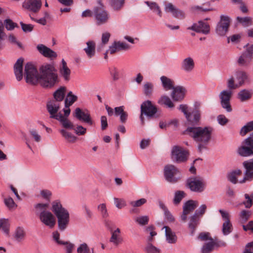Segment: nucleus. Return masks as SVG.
Returning a JSON list of instances; mask_svg holds the SVG:
<instances>
[{
	"label": "nucleus",
	"instance_id": "5",
	"mask_svg": "<svg viewBox=\"0 0 253 253\" xmlns=\"http://www.w3.org/2000/svg\"><path fill=\"white\" fill-rule=\"evenodd\" d=\"M49 204L38 203L34 206L35 213L38 215L40 221L45 226L52 228L55 225L56 221L54 215L47 211Z\"/></svg>",
	"mask_w": 253,
	"mask_h": 253
},
{
	"label": "nucleus",
	"instance_id": "7",
	"mask_svg": "<svg viewBox=\"0 0 253 253\" xmlns=\"http://www.w3.org/2000/svg\"><path fill=\"white\" fill-rule=\"evenodd\" d=\"M164 175L168 182L172 183L178 182L182 177L179 170L172 165H168L165 166Z\"/></svg>",
	"mask_w": 253,
	"mask_h": 253
},
{
	"label": "nucleus",
	"instance_id": "13",
	"mask_svg": "<svg viewBox=\"0 0 253 253\" xmlns=\"http://www.w3.org/2000/svg\"><path fill=\"white\" fill-rule=\"evenodd\" d=\"M198 206V202L194 200H188L186 202L183 207V212L181 215V220L185 222L187 221V215L193 212Z\"/></svg>",
	"mask_w": 253,
	"mask_h": 253
},
{
	"label": "nucleus",
	"instance_id": "63",
	"mask_svg": "<svg viewBox=\"0 0 253 253\" xmlns=\"http://www.w3.org/2000/svg\"><path fill=\"white\" fill-rule=\"evenodd\" d=\"M146 199L144 198H141L138 200L131 202L130 205L133 207H139L146 203Z\"/></svg>",
	"mask_w": 253,
	"mask_h": 253
},
{
	"label": "nucleus",
	"instance_id": "43",
	"mask_svg": "<svg viewBox=\"0 0 253 253\" xmlns=\"http://www.w3.org/2000/svg\"><path fill=\"white\" fill-rule=\"evenodd\" d=\"M145 3L150 7V8L153 10L154 12H156L157 13V14L161 17L162 16V11L158 5V4L155 2H150L149 1H146Z\"/></svg>",
	"mask_w": 253,
	"mask_h": 253
},
{
	"label": "nucleus",
	"instance_id": "35",
	"mask_svg": "<svg viewBox=\"0 0 253 253\" xmlns=\"http://www.w3.org/2000/svg\"><path fill=\"white\" fill-rule=\"evenodd\" d=\"M252 57L246 52H243L239 58L238 63L240 66H248L252 60Z\"/></svg>",
	"mask_w": 253,
	"mask_h": 253
},
{
	"label": "nucleus",
	"instance_id": "1",
	"mask_svg": "<svg viewBox=\"0 0 253 253\" xmlns=\"http://www.w3.org/2000/svg\"><path fill=\"white\" fill-rule=\"evenodd\" d=\"M24 75L26 82L31 85L39 83L43 87H51L58 82V76L53 65L46 64L40 69V73L31 63L25 66Z\"/></svg>",
	"mask_w": 253,
	"mask_h": 253
},
{
	"label": "nucleus",
	"instance_id": "29",
	"mask_svg": "<svg viewBox=\"0 0 253 253\" xmlns=\"http://www.w3.org/2000/svg\"><path fill=\"white\" fill-rule=\"evenodd\" d=\"M253 95V90L244 89L240 90L238 93V98L241 102H245L250 100L252 98Z\"/></svg>",
	"mask_w": 253,
	"mask_h": 253
},
{
	"label": "nucleus",
	"instance_id": "31",
	"mask_svg": "<svg viewBox=\"0 0 253 253\" xmlns=\"http://www.w3.org/2000/svg\"><path fill=\"white\" fill-rule=\"evenodd\" d=\"M165 229L166 240L169 243L174 244L176 242L177 237L175 233L169 227L165 226L163 227Z\"/></svg>",
	"mask_w": 253,
	"mask_h": 253
},
{
	"label": "nucleus",
	"instance_id": "30",
	"mask_svg": "<svg viewBox=\"0 0 253 253\" xmlns=\"http://www.w3.org/2000/svg\"><path fill=\"white\" fill-rule=\"evenodd\" d=\"M195 63L191 57L184 59L181 63V68L186 72H191L194 68Z\"/></svg>",
	"mask_w": 253,
	"mask_h": 253
},
{
	"label": "nucleus",
	"instance_id": "9",
	"mask_svg": "<svg viewBox=\"0 0 253 253\" xmlns=\"http://www.w3.org/2000/svg\"><path fill=\"white\" fill-rule=\"evenodd\" d=\"M189 157V152L183 147L174 146L171 150V158L176 163H180L186 162Z\"/></svg>",
	"mask_w": 253,
	"mask_h": 253
},
{
	"label": "nucleus",
	"instance_id": "46",
	"mask_svg": "<svg viewBox=\"0 0 253 253\" xmlns=\"http://www.w3.org/2000/svg\"><path fill=\"white\" fill-rule=\"evenodd\" d=\"M214 247L213 240L205 243L201 249L202 253H210L213 250Z\"/></svg>",
	"mask_w": 253,
	"mask_h": 253
},
{
	"label": "nucleus",
	"instance_id": "28",
	"mask_svg": "<svg viewBox=\"0 0 253 253\" xmlns=\"http://www.w3.org/2000/svg\"><path fill=\"white\" fill-rule=\"evenodd\" d=\"M59 72L61 75L64 78L66 81H69L71 71L68 67L66 61L63 59L61 61V64L60 66Z\"/></svg>",
	"mask_w": 253,
	"mask_h": 253
},
{
	"label": "nucleus",
	"instance_id": "15",
	"mask_svg": "<svg viewBox=\"0 0 253 253\" xmlns=\"http://www.w3.org/2000/svg\"><path fill=\"white\" fill-rule=\"evenodd\" d=\"M232 96V91L227 90L222 91L219 95L221 106L228 112H231L232 110L230 103Z\"/></svg>",
	"mask_w": 253,
	"mask_h": 253
},
{
	"label": "nucleus",
	"instance_id": "6",
	"mask_svg": "<svg viewBox=\"0 0 253 253\" xmlns=\"http://www.w3.org/2000/svg\"><path fill=\"white\" fill-rule=\"evenodd\" d=\"M141 114L140 119L142 125L145 123L144 115L147 116L148 119L158 117L157 115L158 112V108L157 106L153 104L152 101L146 100L143 102L140 106Z\"/></svg>",
	"mask_w": 253,
	"mask_h": 253
},
{
	"label": "nucleus",
	"instance_id": "40",
	"mask_svg": "<svg viewBox=\"0 0 253 253\" xmlns=\"http://www.w3.org/2000/svg\"><path fill=\"white\" fill-rule=\"evenodd\" d=\"M162 83L163 86L166 90H170L173 89V81L166 76H162L160 78Z\"/></svg>",
	"mask_w": 253,
	"mask_h": 253
},
{
	"label": "nucleus",
	"instance_id": "11",
	"mask_svg": "<svg viewBox=\"0 0 253 253\" xmlns=\"http://www.w3.org/2000/svg\"><path fill=\"white\" fill-rule=\"evenodd\" d=\"M99 3L100 6L95 7L94 10L96 23L98 25L107 23L109 18V15L104 6L101 3Z\"/></svg>",
	"mask_w": 253,
	"mask_h": 253
},
{
	"label": "nucleus",
	"instance_id": "32",
	"mask_svg": "<svg viewBox=\"0 0 253 253\" xmlns=\"http://www.w3.org/2000/svg\"><path fill=\"white\" fill-rule=\"evenodd\" d=\"M87 47L84 50L89 58H92L95 54V43L93 41H88L86 42Z\"/></svg>",
	"mask_w": 253,
	"mask_h": 253
},
{
	"label": "nucleus",
	"instance_id": "37",
	"mask_svg": "<svg viewBox=\"0 0 253 253\" xmlns=\"http://www.w3.org/2000/svg\"><path fill=\"white\" fill-rule=\"evenodd\" d=\"M25 237V232L24 229L20 227H17L14 234L15 240L18 242H20L24 240Z\"/></svg>",
	"mask_w": 253,
	"mask_h": 253
},
{
	"label": "nucleus",
	"instance_id": "33",
	"mask_svg": "<svg viewBox=\"0 0 253 253\" xmlns=\"http://www.w3.org/2000/svg\"><path fill=\"white\" fill-rule=\"evenodd\" d=\"M242 174V172L240 169H235L229 173L228 174V179L229 181L233 184H236L239 183L241 180H238L237 178L241 176Z\"/></svg>",
	"mask_w": 253,
	"mask_h": 253
},
{
	"label": "nucleus",
	"instance_id": "10",
	"mask_svg": "<svg viewBox=\"0 0 253 253\" xmlns=\"http://www.w3.org/2000/svg\"><path fill=\"white\" fill-rule=\"evenodd\" d=\"M187 184L192 191L202 192L206 188V183L200 177H191L187 180Z\"/></svg>",
	"mask_w": 253,
	"mask_h": 253
},
{
	"label": "nucleus",
	"instance_id": "60",
	"mask_svg": "<svg viewBox=\"0 0 253 253\" xmlns=\"http://www.w3.org/2000/svg\"><path fill=\"white\" fill-rule=\"evenodd\" d=\"M207 210V206L206 205L203 204L198 209H197L195 212V214L197 215L198 217L200 218V217L202 216L204 213H205Z\"/></svg>",
	"mask_w": 253,
	"mask_h": 253
},
{
	"label": "nucleus",
	"instance_id": "48",
	"mask_svg": "<svg viewBox=\"0 0 253 253\" xmlns=\"http://www.w3.org/2000/svg\"><path fill=\"white\" fill-rule=\"evenodd\" d=\"M4 203L9 210H13L15 209L17 206L13 199L10 197L4 198Z\"/></svg>",
	"mask_w": 253,
	"mask_h": 253
},
{
	"label": "nucleus",
	"instance_id": "34",
	"mask_svg": "<svg viewBox=\"0 0 253 253\" xmlns=\"http://www.w3.org/2000/svg\"><path fill=\"white\" fill-rule=\"evenodd\" d=\"M66 91V88L65 86H61L56 90L53 96L55 99L54 101H57V102H61L65 97Z\"/></svg>",
	"mask_w": 253,
	"mask_h": 253
},
{
	"label": "nucleus",
	"instance_id": "52",
	"mask_svg": "<svg viewBox=\"0 0 253 253\" xmlns=\"http://www.w3.org/2000/svg\"><path fill=\"white\" fill-rule=\"evenodd\" d=\"M244 196L246 201H244L242 204L244 205L246 208L250 209L253 205V198L252 197V194L251 195L245 194Z\"/></svg>",
	"mask_w": 253,
	"mask_h": 253
},
{
	"label": "nucleus",
	"instance_id": "57",
	"mask_svg": "<svg viewBox=\"0 0 253 253\" xmlns=\"http://www.w3.org/2000/svg\"><path fill=\"white\" fill-rule=\"evenodd\" d=\"M242 35L241 34H235L227 38V42L229 43L230 40L233 43H237L240 42Z\"/></svg>",
	"mask_w": 253,
	"mask_h": 253
},
{
	"label": "nucleus",
	"instance_id": "45",
	"mask_svg": "<svg viewBox=\"0 0 253 253\" xmlns=\"http://www.w3.org/2000/svg\"><path fill=\"white\" fill-rule=\"evenodd\" d=\"M186 194L183 191H177L175 192L174 197L173 199V204L175 205H178L182 199L185 197Z\"/></svg>",
	"mask_w": 253,
	"mask_h": 253
},
{
	"label": "nucleus",
	"instance_id": "59",
	"mask_svg": "<svg viewBox=\"0 0 253 253\" xmlns=\"http://www.w3.org/2000/svg\"><path fill=\"white\" fill-rule=\"evenodd\" d=\"M198 239L202 241H206L207 240H210V241H211L213 240L211 237H210L209 233L205 232H202L200 233L198 237Z\"/></svg>",
	"mask_w": 253,
	"mask_h": 253
},
{
	"label": "nucleus",
	"instance_id": "56",
	"mask_svg": "<svg viewBox=\"0 0 253 253\" xmlns=\"http://www.w3.org/2000/svg\"><path fill=\"white\" fill-rule=\"evenodd\" d=\"M83 214L87 220H90L93 215V213L90 209L86 205L83 206Z\"/></svg>",
	"mask_w": 253,
	"mask_h": 253
},
{
	"label": "nucleus",
	"instance_id": "2",
	"mask_svg": "<svg viewBox=\"0 0 253 253\" xmlns=\"http://www.w3.org/2000/svg\"><path fill=\"white\" fill-rule=\"evenodd\" d=\"M46 108L49 114V118L58 121L61 126L66 129H74L76 134H79V126H75L67 119L65 115L58 113L60 109V103L51 100L47 102Z\"/></svg>",
	"mask_w": 253,
	"mask_h": 253
},
{
	"label": "nucleus",
	"instance_id": "8",
	"mask_svg": "<svg viewBox=\"0 0 253 253\" xmlns=\"http://www.w3.org/2000/svg\"><path fill=\"white\" fill-rule=\"evenodd\" d=\"M237 152L239 155L242 157L253 155V132L242 142Z\"/></svg>",
	"mask_w": 253,
	"mask_h": 253
},
{
	"label": "nucleus",
	"instance_id": "17",
	"mask_svg": "<svg viewBox=\"0 0 253 253\" xmlns=\"http://www.w3.org/2000/svg\"><path fill=\"white\" fill-rule=\"evenodd\" d=\"M219 212L224 220L222 224V232L223 234L226 236L229 234L232 231V225L230 221L229 214L222 210H219Z\"/></svg>",
	"mask_w": 253,
	"mask_h": 253
},
{
	"label": "nucleus",
	"instance_id": "23",
	"mask_svg": "<svg viewBox=\"0 0 253 253\" xmlns=\"http://www.w3.org/2000/svg\"><path fill=\"white\" fill-rule=\"evenodd\" d=\"M111 236L110 238V242L112 243L115 247H118L122 244L123 238L121 235V230L118 228L115 230L111 231Z\"/></svg>",
	"mask_w": 253,
	"mask_h": 253
},
{
	"label": "nucleus",
	"instance_id": "25",
	"mask_svg": "<svg viewBox=\"0 0 253 253\" xmlns=\"http://www.w3.org/2000/svg\"><path fill=\"white\" fill-rule=\"evenodd\" d=\"M186 90L184 87L178 86L173 88L171 97L173 100L178 101L182 100L185 96Z\"/></svg>",
	"mask_w": 253,
	"mask_h": 253
},
{
	"label": "nucleus",
	"instance_id": "4",
	"mask_svg": "<svg viewBox=\"0 0 253 253\" xmlns=\"http://www.w3.org/2000/svg\"><path fill=\"white\" fill-rule=\"evenodd\" d=\"M51 206V211L57 218L58 228L61 231H64L69 222V213L58 200L53 201Z\"/></svg>",
	"mask_w": 253,
	"mask_h": 253
},
{
	"label": "nucleus",
	"instance_id": "53",
	"mask_svg": "<svg viewBox=\"0 0 253 253\" xmlns=\"http://www.w3.org/2000/svg\"><path fill=\"white\" fill-rule=\"evenodd\" d=\"M5 28L8 31L13 30L15 28L18 27V25L13 22L11 19H7L4 21Z\"/></svg>",
	"mask_w": 253,
	"mask_h": 253
},
{
	"label": "nucleus",
	"instance_id": "19",
	"mask_svg": "<svg viewBox=\"0 0 253 253\" xmlns=\"http://www.w3.org/2000/svg\"><path fill=\"white\" fill-rule=\"evenodd\" d=\"M22 6L34 13H37L40 10L42 6L41 0H25Z\"/></svg>",
	"mask_w": 253,
	"mask_h": 253
},
{
	"label": "nucleus",
	"instance_id": "47",
	"mask_svg": "<svg viewBox=\"0 0 253 253\" xmlns=\"http://www.w3.org/2000/svg\"><path fill=\"white\" fill-rule=\"evenodd\" d=\"M237 21L242 24L244 27H248L253 25L252 18L249 17H237Z\"/></svg>",
	"mask_w": 253,
	"mask_h": 253
},
{
	"label": "nucleus",
	"instance_id": "44",
	"mask_svg": "<svg viewBox=\"0 0 253 253\" xmlns=\"http://www.w3.org/2000/svg\"><path fill=\"white\" fill-rule=\"evenodd\" d=\"M125 0H110V4L115 10H120L123 6Z\"/></svg>",
	"mask_w": 253,
	"mask_h": 253
},
{
	"label": "nucleus",
	"instance_id": "26",
	"mask_svg": "<svg viewBox=\"0 0 253 253\" xmlns=\"http://www.w3.org/2000/svg\"><path fill=\"white\" fill-rule=\"evenodd\" d=\"M188 227L190 230V234L193 236L196 230V229L199 225L200 221V218L196 214H194L189 218Z\"/></svg>",
	"mask_w": 253,
	"mask_h": 253
},
{
	"label": "nucleus",
	"instance_id": "62",
	"mask_svg": "<svg viewBox=\"0 0 253 253\" xmlns=\"http://www.w3.org/2000/svg\"><path fill=\"white\" fill-rule=\"evenodd\" d=\"M80 253H94L93 250H90L86 244H80Z\"/></svg>",
	"mask_w": 253,
	"mask_h": 253
},
{
	"label": "nucleus",
	"instance_id": "49",
	"mask_svg": "<svg viewBox=\"0 0 253 253\" xmlns=\"http://www.w3.org/2000/svg\"><path fill=\"white\" fill-rule=\"evenodd\" d=\"M97 210L103 218H105L108 217L109 214L105 204L102 203L99 205L97 207Z\"/></svg>",
	"mask_w": 253,
	"mask_h": 253
},
{
	"label": "nucleus",
	"instance_id": "39",
	"mask_svg": "<svg viewBox=\"0 0 253 253\" xmlns=\"http://www.w3.org/2000/svg\"><path fill=\"white\" fill-rule=\"evenodd\" d=\"M154 91V84L151 82H146L143 86V92L144 94L150 97L152 96Z\"/></svg>",
	"mask_w": 253,
	"mask_h": 253
},
{
	"label": "nucleus",
	"instance_id": "55",
	"mask_svg": "<svg viewBox=\"0 0 253 253\" xmlns=\"http://www.w3.org/2000/svg\"><path fill=\"white\" fill-rule=\"evenodd\" d=\"M251 215V213L250 211L245 210H242L240 213V217L242 220V222L244 223L247 221Z\"/></svg>",
	"mask_w": 253,
	"mask_h": 253
},
{
	"label": "nucleus",
	"instance_id": "42",
	"mask_svg": "<svg viewBox=\"0 0 253 253\" xmlns=\"http://www.w3.org/2000/svg\"><path fill=\"white\" fill-rule=\"evenodd\" d=\"M158 103L160 105H165L169 108H172L174 107V104L170 99L166 95L162 96L158 101Z\"/></svg>",
	"mask_w": 253,
	"mask_h": 253
},
{
	"label": "nucleus",
	"instance_id": "12",
	"mask_svg": "<svg viewBox=\"0 0 253 253\" xmlns=\"http://www.w3.org/2000/svg\"><path fill=\"white\" fill-rule=\"evenodd\" d=\"M165 11L170 13L173 17L178 19L182 20L186 17V14L183 10L178 8L172 3L166 2Z\"/></svg>",
	"mask_w": 253,
	"mask_h": 253
},
{
	"label": "nucleus",
	"instance_id": "22",
	"mask_svg": "<svg viewBox=\"0 0 253 253\" xmlns=\"http://www.w3.org/2000/svg\"><path fill=\"white\" fill-rule=\"evenodd\" d=\"M37 48L39 52L45 57L55 58L57 56V54L55 51L44 44H38L37 46Z\"/></svg>",
	"mask_w": 253,
	"mask_h": 253
},
{
	"label": "nucleus",
	"instance_id": "18",
	"mask_svg": "<svg viewBox=\"0 0 253 253\" xmlns=\"http://www.w3.org/2000/svg\"><path fill=\"white\" fill-rule=\"evenodd\" d=\"M200 106V103H196L195 105V110L190 113L186 118L189 125L196 126L199 124L201 118V112L199 110Z\"/></svg>",
	"mask_w": 253,
	"mask_h": 253
},
{
	"label": "nucleus",
	"instance_id": "50",
	"mask_svg": "<svg viewBox=\"0 0 253 253\" xmlns=\"http://www.w3.org/2000/svg\"><path fill=\"white\" fill-rule=\"evenodd\" d=\"M146 253H161V250L153 246L151 243H148L145 248Z\"/></svg>",
	"mask_w": 253,
	"mask_h": 253
},
{
	"label": "nucleus",
	"instance_id": "51",
	"mask_svg": "<svg viewBox=\"0 0 253 253\" xmlns=\"http://www.w3.org/2000/svg\"><path fill=\"white\" fill-rule=\"evenodd\" d=\"M135 221L140 226H145L148 224L149 221V217L147 215L140 216L137 217Z\"/></svg>",
	"mask_w": 253,
	"mask_h": 253
},
{
	"label": "nucleus",
	"instance_id": "41",
	"mask_svg": "<svg viewBox=\"0 0 253 253\" xmlns=\"http://www.w3.org/2000/svg\"><path fill=\"white\" fill-rule=\"evenodd\" d=\"M9 226L8 219L5 218L0 219V230H1L6 236L9 235Z\"/></svg>",
	"mask_w": 253,
	"mask_h": 253
},
{
	"label": "nucleus",
	"instance_id": "36",
	"mask_svg": "<svg viewBox=\"0 0 253 253\" xmlns=\"http://www.w3.org/2000/svg\"><path fill=\"white\" fill-rule=\"evenodd\" d=\"M60 133L61 134L63 137L69 143H75L78 138L72 134L71 132L68 131L65 129H61L59 130Z\"/></svg>",
	"mask_w": 253,
	"mask_h": 253
},
{
	"label": "nucleus",
	"instance_id": "20",
	"mask_svg": "<svg viewBox=\"0 0 253 253\" xmlns=\"http://www.w3.org/2000/svg\"><path fill=\"white\" fill-rule=\"evenodd\" d=\"M187 29L206 35L210 33V27L207 23L200 21L197 23L193 24L192 26L188 27Z\"/></svg>",
	"mask_w": 253,
	"mask_h": 253
},
{
	"label": "nucleus",
	"instance_id": "38",
	"mask_svg": "<svg viewBox=\"0 0 253 253\" xmlns=\"http://www.w3.org/2000/svg\"><path fill=\"white\" fill-rule=\"evenodd\" d=\"M236 79L239 86H242L248 79V75L244 71H238L236 74Z\"/></svg>",
	"mask_w": 253,
	"mask_h": 253
},
{
	"label": "nucleus",
	"instance_id": "21",
	"mask_svg": "<svg viewBox=\"0 0 253 253\" xmlns=\"http://www.w3.org/2000/svg\"><path fill=\"white\" fill-rule=\"evenodd\" d=\"M78 100V96L73 94L72 91L69 92L65 99L64 108L63 109L64 114L67 117L70 115V106L72 105L73 103Z\"/></svg>",
	"mask_w": 253,
	"mask_h": 253
},
{
	"label": "nucleus",
	"instance_id": "16",
	"mask_svg": "<svg viewBox=\"0 0 253 253\" xmlns=\"http://www.w3.org/2000/svg\"><path fill=\"white\" fill-rule=\"evenodd\" d=\"M246 170L244 177L239 181V183L242 184L247 181L250 182L253 180V161H244L243 163Z\"/></svg>",
	"mask_w": 253,
	"mask_h": 253
},
{
	"label": "nucleus",
	"instance_id": "14",
	"mask_svg": "<svg viewBox=\"0 0 253 253\" xmlns=\"http://www.w3.org/2000/svg\"><path fill=\"white\" fill-rule=\"evenodd\" d=\"M230 20L228 16L221 15L216 28V33L219 36H224L228 31Z\"/></svg>",
	"mask_w": 253,
	"mask_h": 253
},
{
	"label": "nucleus",
	"instance_id": "64",
	"mask_svg": "<svg viewBox=\"0 0 253 253\" xmlns=\"http://www.w3.org/2000/svg\"><path fill=\"white\" fill-rule=\"evenodd\" d=\"M52 237L53 240L58 245H64L66 243V242L60 240V234L57 231H54L52 233Z\"/></svg>",
	"mask_w": 253,
	"mask_h": 253
},
{
	"label": "nucleus",
	"instance_id": "24",
	"mask_svg": "<svg viewBox=\"0 0 253 253\" xmlns=\"http://www.w3.org/2000/svg\"><path fill=\"white\" fill-rule=\"evenodd\" d=\"M23 58H19L14 65V72L17 81H20L23 79Z\"/></svg>",
	"mask_w": 253,
	"mask_h": 253
},
{
	"label": "nucleus",
	"instance_id": "3",
	"mask_svg": "<svg viewBox=\"0 0 253 253\" xmlns=\"http://www.w3.org/2000/svg\"><path fill=\"white\" fill-rule=\"evenodd\" d=\"M213 128L211 126H189L187 133L198 143V149L201 152L206 148L211 138Z\"/></svg>",
	"mask_w": 253,
	"mask_h": 253
},
{
	"label": "nucleus",
	"instance_id": "54",
	"mask_svg": "<svg viewBox=\"0 0 253 253\" xmlns=\"http://www.w3.org/2000/svg\"><path fill=\"white\" fill-rule=\"evenodd\" d=\"M7 40L9 42L13 45H16L18 47L22 48V43L19 42L16 37L13 34H10L8 36Z\"/></svg>",
	"mask_w": 253,
	"mask_h": 253
},
{
	"label": "nucleus",
	"instance_id": "27",
	"mask_svg": "<svg viewBox=\"0 0 253 253\" xmlns=\"http://www.w3.org/2000/svg\"><path fill=\"white\" fill-rule=\"evenodd\" d=\"M80 121L89 126L93 124V121L91 117L90 112L87 109H80Z\"/></svg>",
	"mask_w": 253,
	"mask_h": 253
},
{
	"label": "nucleus",
	"instance_id": "58",
	"mask_svg": "<svg viewBox=\"0 0 253 253\" xmlns=\"http://www.w3.org/2000/svg\"><path fill=\"white\" fill-rule=\"evenodd\" d=\"M20 24L21 26V28H22V30L25 33L31 32L33 30L34 26L32 24H24L22 22H20Z\"/></svg>",
	"mask_w": 253,
	"mask_h": 253
},
{
	"label": "nucleus",
	"instance_id": "61",
	"mask_svg": "<svg viewBox=\"0 0 253 253\" xmlns=\"http://www.w3.org/2000/svg\"><path fill=\"white\" fill-rule=\"evenodd\" d=\"M115 204L117 208L121 209L126 206V203L124 199L114 198Z\"/></svg>",
	"mask_w": 253,
	"mask_h": 253
}]
</instances>
